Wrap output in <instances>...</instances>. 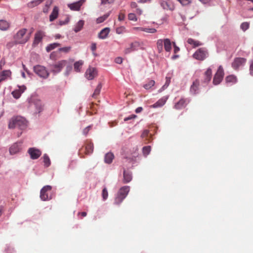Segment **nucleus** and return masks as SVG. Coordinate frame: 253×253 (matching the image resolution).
<instances>
[{"label": "nucleus", "instance_id": "nucleus-11", "mask_svg": "<svg viewBox=\"0 0 253 253\" xmlns=\"http://www.w3.org/2000/svg\"><path fill=\"white\" fill-rule=\"evenodd\" d=\"M246 61V59L244 58H236L232 63V66L234 69L237 70L240 67L244 66Z\"/></svg>", "mask_w": 253, "mask_h": 253}, {"label": "nucleus", "instance_id": "nucleus-29", "mask_svg": "<svg viewBox=\"0 0 253 253\" xmlns=\"http://www.w3.org/2000/svg\"><path fill=\"white\" fill-rule=\"evenodd\" d=\"M83 64L84 62L81 60L76 61L74 64V70L77 72H80Z\"/></svg>", "mask_w": 253, "mask_h": 253}, {"label": "nucleus", "instance_id": "nucleus-2", "mask_svg": "<svg viewBox=\"0 0 253 253\" xmlns=\"http://www.w3.org/2000/svg\"><path fill=\"white\" fill-rule=\"evenodd\" d=\"M27 122L26 119L20 116H17L10 119L8 124L9 128L17 127L21 130H24L27 127Z\"/></svg>", "mask_w": 253, "mask_h": 253}, {"label": "nucleus", "instance_id": "nucleus-10", "mask_svg": "<svg viewBox=\"0 0 253 253\" xmlns=\"http://www.w3.org/2000/svg\"><path fill=\"white\" fill-rule=\"evenodd\" d=\"M208 55L207 50L204 48L198 49L194 54L193 57L199 60H204Z\"/></svg>", "mask_w": 253, "mask_h": 253}, {"label": "nucleus", "instance_id": "nucleus-16", "mask_svg": "<svg viewBox=\"0 0 253 253\" xmlns=\"http://www.w3.org/2000/svg\"><path fill=\"white\" fill-rule=\"evenodd\" d=\"M21 143L20 142L14 143L9 148V153L13 155L18 152L20 149Z\"/></svg>", "mask_w": 253, "mask_h": 253}, {"label": "nucleus", "instance_id": "nucleus-21", "mask_svg": "<svg viewBox=\"0 0 253 253\" xmlns=\"http://www.w3.org/2000/svg\"><path fill=\"white\" fill-rule=\"evenodd\" d=\"M123 174V182L124 183H127L129 182L132 179V173L129 171H126V170H124Z\"/></svg>", "mask_w": 253, "mask_h": 253}, {"label": "nucleus", "instance_id": "nucleus-24", "mask_svg": "<svg viewBox=\"0 0 253 253\" xmlns=\"http://www.w3.org/2000/svg\"><path fill=\"white\" fill-rule=\"evenodd\" d=\"M34 105L36 108V110L37 113H40L43 110V105L41 100H37L34 101Z\"/></svg>", "mask_w": 253, "mask_h": 253}, {"label": "nucleus", "instance_id": "nucleus-61", "mask_svg": "<svg viewBox=\"0 0 253 253\" xmlns=\"http://www.w3.org/2000/svg\"><path fill=\"white\" fill-rule=\"evenodd\" d=\"M143 110V108L141 107H137L135 110V112L136 113H139Z\"/></svg>", "mask_w": 253, "mask_h": 253}, {"label": "nucleus", "instance_id": "nucleus-64", "mask_svg": "<svg viewBox=\"0 0 253 253\" xmlns=\"http://www.w3.org/2000/svg\"><path fill=\"white\" fill-rule=\"evenodd\" d=\"M136 13L139 14V15H141L142 14V11L141 9H139V8H137L136 9Z\"/></svg>", "mask_w": 253, "mask_h": 253}, {"label": "nucleus", "instance_id": "nucleus-31", "mask_svg": "<svg viewBox=\"0 0 253 253\" xmlns=\"http://www.w3.org/2000/svg\"><path fill=\"white\" fill-rule=\"evenodd\" d=\"M86 153L91 154L93 151V145L92 143H89L85 146Z\"/></svg>", "mask_w": 253, "mask_h": 253}, {"label": "nucleus", "instance_id": "nucleus-26", "mask_svg": "<svg viewBox=\"0 0 253 253\" xmlns=\"http://www.w3.org/2000/svg\"><path fill=\"white\" fill-rule=\"evenodd\" d=\"M164 48L166 51L169 52L171 49V42L169 39H165L164 40Z\"/></svg>", "mask_w": 253, "mask_h": 253}, {"label": "nucleus", "instance_id": "nucleus-23", "mask_svg": "<svg viewBox=\"0 0 253 253\" xmlns=\"http://www.w3.org/2000/svg\"><path fill=\"white\" fill-rule=\"evenodd\" d=\"M114 158V154L111 152L106 153L104 157V162L105 163L110 164L112 163Z\"/></svg>", "mask_w": 253, "mask_h": 253}, {"label": "nucleus", "instance_id": "nucleus-19", "mask_svg": "<svg viewBox=\"0 0 253 253\" xmlns=\"http://www.w3.org/2000/svg\"><path fill=\"white\" fill-rule=\"evenodd\" d=\"M199 82L196 80L193 83L190 87V92L193 94H196L199 92Z\"/></svg>", "mask_w": 253, "mask_h": 253}, {"label": "nucleus", "instance_id": "nucleus-4", "mask_svg": "<svg viewBox=\"0 0 253 253\" xmlns=\"http://www.w3.org/2000/svg\"><path fill=\"white\" fill-rule=\"evenodd\" d=\"M52 187L50 185H46L43 186L40 191V198L43 201L50 200L52 199L50 194Z\"/></svg>", "mask_w": 253, "mask_h": 253}, {"label": "nucleus", "instance_id": "nucleus-39", "mask_svg": "<svg viewBox=\"0 0 253 253\" xmlns=\"http://www.w3.org/2000/svg\"><path fill=\"white\" fill-rule=\"evenodd\" d=\"M101 88H102V84L101 83H99L97 85L96 88L94 90V91L92 94L93 97H95L97 95H98L100 93Z\"/></svg>", "mask_w": 253, "mask_h": 253}, {"label": "nucleus", "instance_id": "nucleus-62", "mask_svg": "<svg viewBox=\"0 0 253 253\" xmlns=\"http://www.w3.org/2000/svg\"><path fill=\"white\" fill-rule=\"evenodd\" d=\"M130 6L131 8H136L137 4L135 2H131L130 3Z\"/></svg>", "mask_w": 253, "mask_h": 253}, {"label": "nucleus", "instance_id": "nucleus-14", "mask_svg": "<svg viewBox=\"0 0 253 253\" xmlns=\"http://www.w3.org/2000/svg\"><path fill=\"white\" fill-rule=\"evenodd\" d=\"M85 0H80L78 1L68 4V7L72 10L79 11Z\"/></svg>", "mask_w": 253, "mask_h": 253}, {"label": "nucleus", "instance_id": "nucleus-12", "mask_svg": "<svg viewBox=\"0 0 253 253\" xmlns=\"http://www.w3.org/2000/svg\"><path fill=\"white\" fill-rule=\"evenodd\" d=\"M97 74V71L95 68L89 67L88 68L85 73L86 78L89 80H93Z\"/></svg>", "mask_w": 253, "mask_h": 253}, {"label": "nucleus", "instance_id": "nucleus-53", "mask_svg": "<svg viewBox=\"0 0 253 253\" xmlns=\"http://www.w3.org/2000/svg\"><path fill=\"white\" fill-rule=\"evenodd\" d=\"M136 117V116L135 115H131L127 117H126L124 119L125 121H127L128 120H130L132 119H134Z\"/></svg>", "mask_w": 253, "mask_h": 253}, {"label": "nucleus", "instance_id": "nucleus-47", "mask_svg": "<svg viewBox=\"0 0 253 253\" xmlns=\"http://www.w3.org/2000/svg\"><path fill=\"white\" fill-rule=\"evenodd\" d=\"M116 33L118 34H121L124 33L126 31V28L124 26H121L119 27H118L116 30Z\"/></svg>", "mask_w": 253, "mask_h": 253}, {"label": "nucleus", "instance_id": "nucleus-60", "mask_svg": "<svg viewBox=\"0 0 253 253\" xmlns=\"http://www.w3.org/2000/svg\"><path fill=\"white\" fill-rule=\"evenodd\" d=\"M96 49V44L95 43H92L91 45V49L92 51H94Z\"/></svg>", "mask_w": 253, "mask_h": 253}, {"label": "nucleus", "instance_id": "nucleus-1", "mask_svg": "<svg viewBox=\"0 0 253 253\" xmlns=\"http://www.w3.org/2000/svg\"><path fill=\"white\" fill-rule=\"evenodd\" d=\"M27 29L22 28L17 31L14 35L13 39L16 44H23L30 39L32 32L27 34Z\"/></svg>", "mask_w": 253, "mask_h": 253}, {"label": "nucleus", "instance_id": "nucleus-13", "mask_svg": "<svg viewBox=\"0 0 253 253\" xmlns=\"http://www.w3.org/2000/svg\"><path fill=\"white\" fill-rule=\"evenodd\" d=\"M28 153L32 159L35 160L39 158L42 154L41 151L35 148H30L28 150Z\"/></svg>", "mask_w": 253, "mask_h": 253}, {"label": "nucleus", "instance_id": "nucleus-40", "mask_svg": "<svg viewBox=\"0 0 253 253\" xmlns=\"http://www.w3.org/2000/svg\"><path fill=\"white\" fill-rule=\"evenodd\" d=\"M23 91H21L19 89L15 90L12 92L13 97L15 99H18L21 95Z\"/></svg>", "mask_w": 253, "mask_h": 253}, {"label": "nucleus", "instance_id": "nucleus-7", "mask_svg": "<svg viewBox=\"0 0 253 253\" xmlns=\"http://www.w3.org/2000/svg\"><path fill=\"white\" fill-rule=\"evenodd\" d=\"M143 45V44L142 42L135 41L130 43L129 47L126 48L125 49L124 52L125 54H128L132 51H136L139 49H144Z\"/></svg>", "mask_w": 253, "mask_h": 253}, {"label": "nucleus", "instance_id": "nucleus-63", "mask_svg": "<svg viewBox=\"0 0 253 253\" xmlns=\"http://www.w3.org/2000/svg\"><path fill=\"white\" fill-rule=\"evenodd\" d=\"M134 30L141 31H144V32L145 28H143V27H134Z\"/></svg>", "mask_w": 253, "mask_h": 253}, {"label": "nucleus", "instance_id": "nucleus-42", "mask_svg": "<svg viewBox=\"0 0 253 253\" xmlns=\"http://www.w3.org/2000/svg\"><path fill=\"white\" fill-rule=\"evenodd\" d=\"M151 151V147L150 146H144L142 148L143 155L147 156L149 154Z\"/></svg>", "mask_w": 253, "mask_h": 253}, {"label": "nucleus", "instance_id": "nucleus-35", "mask_svg": "<svg viewBox=\"0 0 253 253\" xmlns=\"http://www.w3.org/2000/svg\"><path fill=\"white\" fill-rule=\"evenodd\" d=\"M43 163L45 167H48L50 165V160L48 156L44 154L43 156Z\"/></svg>", "mask_w": 253, "mask_h": 253}, {"label": "nucleus", "instance_id": "nucleus-37", "mask_svg": "<svg viewBox=\"0 0 253 253\" xmlns=\"http://www.w3.org/2000/svg\"><path fill=\"white\" fill-rule=\"evenodd\" d=\"M226 81L229 83H235L237 82V78L233 75H230L226 78Z\"/></svg>", "mask_w": 253, "mask_h": 253}, {"label": "nucleus", "instance_id": "nucleus-49", "mask_svg": "<svg viewBox=\"0 0 253 253\" xmlns=\"http://www.w3.org/2000/svg\"><path fill=\"white\" fill-rule=\"evenodd\" d=\"M144 32L148 33H155L157 32V30L155 28H145Z\"/></svg>", "mask_w": 253, "mask_h": 253}, {"label": "nucleus", "instance_id": "nucleus-8", "mask_svg": "<svg viewBox=\"0 0 253 253\" xmlns=\"http://www.w3.org/2000/svg\"><path fill=\"white\" fill-rule=\"evenodd\" d=\"M224 76V71L222 66L220 65L218 67L217 71L215 73L213 80V83L215 85L218 84L222 80Z\"/></svg>", "mask_w": 253, "mask_h": 253}, {"label": "nucleus", "instance_id": "nucleus-48", "mask_svg": "<svg viewBox=\"0 0 253 253\" xmlns=\"http://www.w3.org/2000/svg\"><path fill=\"white\" fill-rule=\"evenodd\" d=\"M128 18L129 20L133 21H137V18L136 17V15L135 14L130 13L128 14Z\"/></svg>", "mask_w": 253, "mask_h": 253}, {"label": "nucleus", "instance_id": "nucleus-32", "mask_svg": "<svg viewBox=\"0 0 253 253\" xmlns=\"http://www.w3.org/2000/svg\"><path fill=\"white\" fill-rule=\"evenodd\" d=\"M66 67L65 72L64 73V75L66 76H69L70 73L71 72L73 69L72 65L67 61V65L65 66Z\"/></svg>", "mask_w": 253, "mask_h": 253}, {"label": "nucleus", "instance_id": "nucleus-5", "mask_svg": "<svg viewBox=\"0 0 253 253\" xmlns=\"http://www.w3.org/2000/svg\"><path fill=\"white\" fill-rule=\"evenodd\" d=\"M67 60H62L57 62L50 65L51 72L54 74L60 73L62 69L67 65Z\"/></svg>", "mask_w": 253, "mask_h": 253}, {"label": "nucleus", "instance_id": "nucleus-33", "mask_svg": "<svg viewBox=\"0 0 253 253\" xmlns=\"http://www.w3.org/2000/svg\"><path fill=\"white\" fill-rule=\"evenodd\" d=\"M161 5L164 9L172 10V6L169 4L167 1H162Z\"/></svg>", "mask_w": 253, "mask_h": 253}, {"label": "nucleus", "instance_id": "nucleus-50", "mask_svg": "<svg viewBox=\"0 0 253 253\" xmlns=\"http://www.w3.org/2000/svg\"><path fill=\"white\" fill-rule=\"evenodd\" d=\"M183 5H186L189 4L192 0H177Z\"/></svg>", "mask_w": 253, "mask_h": 253}, {"label": "nucleus", "instance_id": "nucleus-38", "mask_svg": "<svg viewBox=\"0 0 253 253\" xmlns=\"http://www.w3.org/2000/svg\"><path fill=\"white\" fill-rule=\"evenodd\" d=\"M187 42L190 44L193 45L194 47H197L201 45V43L199 42L195 41L191 38L188 39Z\"/></svg>", "mask_w": 253, "mask_h": 253}, {"label": "nucleus", "instance_id": "nucleus-3", "mask_svg": "<svg viewBox=\"0 0 253 253\" xmlns=\"http://www.w3.org/2000/svg\"><path fill=\"white\" fill-rule=\"evenodd\" d=\"M130 190L128 186H124L122 187L118 191L117 196L115 197L114 204L115 205H120L128 195Z\"/></svg>", "mask_w": 253, "mask_h": 253}, {"label": "nucleus", "instance_id": "nucleus-17", "mask_svg": "<svg viewBox=\"0 0 253 253\" xmlns=\"http://www.w3.org/2000/svg\"><path fill=\"white\" fill-rule=\"evenodd\" d=\"M168 99V96H164L154 103L152 107L154 108L161 107L166 103Z\"/></svg>", "mask_w": 253, "mask_h": 253}, {"label": "nucleus", "instance_id": "nucleus-45", "mask_svg": "<svg viewBox=\"0 0 253 253\" xmlns=\"http://www.w3.org/2000/svg\"><path fill=\"white\" fill-rule=\"evenodd\" d=\"M102 196L103 200L104 201L106 200L108 198V193L107 188L106 187H104L102 190Z\"/></svg>", "mask_w": 253, "mask_h": 253}, {"label": "nucleus", "instance_id": "nucleus-6", "mask_svg": "<svg viewBox=\"0 0 253 253\" xmlns=\"http://www.w3.org/2000/svg\"><path fill=\"white\" fill-rule=\"evenodd\" d=\"M34 72L40 77L46 79L49 76V73L46 68L43 66L37 65L34 67Z\"/></svg>", "mask_w": 253, "mask_h": 253}, {"label": "nucleus", "instance_id": "nucleus-55", "mask_svg": "<svg viewBox=\"0 0 253 253\" xmlns=\"http://www.w3.org/2000/svg\"><path fill=\"white\" fill-rule=\"evenodd\" d=\"M250 74L251 76H253V61L251 62L250 66Z\"/></svg>", "mask_w": 253, "mask_h": 253}, {"label": "nucleus", "instance_id": "nucleus-9", "mask_svg": "<svg viewBox=\"0 0 253 253\" xmlns=\"http://www.w3.org/2000/svg\"><path fill=\"white\" fill-rule=\"evenodd\" d=\"M45 32L42 30H39L36 32L34 36V39L32 43L33 46H37L41 43L44 37H45Z\"/></svg>", "mask_w": 253, "mask_h": 253}, {"label": "nucleus", "instance_id": "nucleus-46", "mask_svg": "<svg viewBox=\"0 0 253 253\" xmlns=\"http://www.w3.org/2000/svg\"><path fill=\"white\" fill-rule=\"evenodd\" d=\"M71 49V46H66L63 47H60L58 49L59 51L63 52L64 53H68Z\"/></svg>", "mask_w": 253, "mask_h": 253}, {"label": "nucleus", "instance_id": "nucleus-56", "mask_svg": "<svg viewBox=\"0 0 253 253\" xmlns=\"http://www.w3.org/2000/svg\"><path fill=\"white\" fill-rule=\"evenodd\" d=\"M69 21V17H66V22H64V21H59V24L60 25L62 26L63 25H65L67 24Z\"/></svg>", "mask_w": 253, "mask_h": 253}, {"label": "nucleus", "instance_id": "nucleus-51", "mask_svg": "<svg viewBox=\"0 0 253 253\" xmlns=\"http://www.w3.org/2000/svg\"><path fill=\"white\" fill-rule=\"evenodd\" d=\"M114 0H101V4L102 5H104L106 4H110L114 2Z\"/></svg>", "mask_w": 253, "mask_h": 253}, {"label": "nucleus", "instance_id": "nucleus-57", "mask_svg": "<svg viewBox=\"0 0 253 253\" xmlns=\"http://www.w3.org/2000/svg\"><path fill=\"white\" fill-rule=\"evenodd\" d=\"M115 62L117 64H121L123 62V59L120 57H117L115 60Z\"/></svg>", "mask_w": 253, "mask_h": 253}, {"label": "nucleus", "instance_id": "nucleus-25", "mask_svg": "<svg viewBox=\"0 0 253 253\" xmlns=\"http://www.w3.org/2000/svg\"><path fill=\"white\" fill-rule=\"evenodd\" d=\"M11 72L10 70H4L0 74V79L1 82L6 80L11 76Z\"/></svg>", "mask_w": 253, "mask_h": 253}, {"label": "nucleus", "instance_id": "nucleus-36", "mask_svg": "<svg viewBox=\"0 0 253 253\" xmlns=\"http://www.w3.org/2000/svg\"><path fill=\"white\" fill-rule=\"evenodd\" d=\"M110 15V12L106 13L102 16H100L97 18L96 22L97 23H101L104 22Z\"/></svg>", "mask_w": 253, "mask_h": 253}, {"label": "nucleus", "instance_id": "nucleus-15", "mask_svg": "<svg viewBox=\"0 0 253 253\" xmlns=\"http://www.w3.org/2000/svg\"><path fill=\"white\" fill-rule=\"evenodd\" d=\"M189 102L188 99L182 98L175 104L174 108L178 110L184 108Z\"/></svg>", "mask_w": 253, "mask_h": 253}, {"label": "nucleus", "instance_id": "nucleus-18", "mask_svg": "<svg viewBox=\"0 0 253 253\" xmlns=\"http://www.w3.org/2000/svg\"><path fill=\"white\" fill-rule=\"evenodd\" d=\"M110 31L109 28L106 27L103 29L98 34V37L100 39H105L108 36Z\"/></svg>", "mask_w": 253, "mask_h": 253}, {"label": "nucleus", "instance_id": "nucleus-44", "mask_svg": "<svg viewBox=\"0 0 253 253\" xmlns=\"http://www.w3.org/2000/svg\"><path fill=\"white\" fill-rule=\"evenodd\" d=\"M249 26H250V24L248 22H243L241 24V26H240V28L241 29L244 31H246L247 29H249Z\"/></svg>", "mask_w": 253, "mask_h": 253}, {"label": "nucleus", "instance_id": "nucleus-22", "mask_svg": "<svg viewBox=\"0 0 253 253\" xmlns=\"http://www.w3.org/2000/svg\"><path fill=\"white\" fill-rule=\"evenodd\" d=\"M58 15V8L57 6H54L51 13L49 16L50 21H53L56 19Z\"/></svg>", "mask_w": 253, "mask_h": 253}, {"label": "nucleus", "instance_id": "nucleus-34", "mask_svg": "<svg viewBox=\"0 0 253 253\" xmlns=\"http://www.w3.org/2000/svg\"><path fill=\"white\" fill-rule=\"evenodd\" d=\"M155 82L154 80H149L148 83L143 85V87L146 89H149L155 85Z\"/></svg>", "mask_w": 253, "mask_h": 253}, {"label": "nucleus", "instance_id": "nucleus-27", "mask_svg": "<svg viewBox=\"0 0 253 253\" xmlns=\"http://www.w3.org/2000/svg\"><path fill=\"white\" fill-rule=\"evenodd\" d=\"M9 27V23L4 20H0V30L6 31Z\"/></svg>", "mask_w": 253, "mask_h": 253}, {"label": "nucleus", "instance_id": "nucleus-54", "mask_svg": "<svg viewBox=\"0 0 253 253\" xmlns=\"http://www.w3.org/2000/svg\"><path fill=\"white\" fill-rule=\"evenodd\" d=\"M90 127H91V126H89L86 127L85 128H84L83 131V134L84 135H86L88 133Z\"/></svg>", "mask_w": 253, "mask_h": 253}, {"label": "nucleus", "instance_id": "nucleus-28", "mask_svg": "<svg viewBox=\"0 0 253 253\" xmlns=\"http://www.w3.org/2000/svg\"><path fill=\"white\" fill-rule=\"evenodd\" d=\"M84 25V21L82 20H79L78 21V22L75 26L74 31L76 33L79 32L82 29Z\"/></svg>", "mask_w": 253, "mask_h": 253}, {"label": "nucleus", "instance_id": "nucleus-59", "mask_svg": "<svg viewBox=\"0 0 253 253\" xmlns=\"http://www.w3.org/2000/svg\"><path fill=\"white\" fill-rule=\"evenodd\" d=\"M125 15L124 14H120L118 17V19L119 21H123L125 19Z\"/></svg>", "mask_w": 253, "mask_h": 253}, {"label": "nucleus", "instance_id": "nucleus-58", "mask_svg": "<svg viewBox=\"0 0 253 253\" xmlns=\"http://www.w3.org/2000/svg\"><path fill=\"white\" fill-rule=\"evenodd\" d=\"M172 43L173 44V47H174V52L177 53V52H178L179 51L180 49L178 46H176V45L175 44V43L174 42H173Z\"/></svg>", "mask_w": 253, "mask_h": 253}, {"label": "nucleus", "instance_id": "nucleus-52", "mask_svg": "<svg viewBox=\"0 0 253 253\" xmlns=\"http://www.w3.org/2000/svg\"><path fill=\"white\" fill-rule=\"evenodd\" d=\"M170 83V78L169 77H166V83L164 85L167 88L169 86V84Z\"/></svg>", "mask_w": 253, "mask_h": 253}, {"label": "nucleus", "instance_id": "nucleus-43", "mask_svg": "<svg viewBox=\"0 0 253 253\" xmlns=\"http://www.w3.org/2000/svg\"><path fill=\"white\" fill-rule=\"evenodd\" d=\"M163 42L164 41L161 39L157 41V45L159 52H161L163 49Z\"/></svg>", "mask_w": 253, "mask_h": 253}, {"label": "nucleus", "instance_id": "nucleus-41", "mask_svg": "<svg viewBox=\"0 0 253 253\" xmlns=\"http://www.w3.org/2000/svg\"><path fill=\"white\" fill-rule=\"evenodd\" d=\"M43 0H35L28 3V5L29 7H33L38 5L42 2Z\"/></svg>", "mask_w": 253, "mask_h": 253}, {"label": "nucleus", "instance_id": "nucleus-30", "mask_svg": "<svg viewBox=\"0 0 253 253\" xmlns=\"http://www.w3.org/2000/svg\"><path fill=\"white\" fill-rule=\"evenodd\" d=\"M59 46H60V44L57 42H54L52 43L49 44L46 47V51L49 52L51 50L55 49V48Z\"/></svg>", "mask_w": 253, "mask_h": 253}, {"label": "nucleus", "instance_id": "nucleus-20", "mask_svg": "<svg viewBox=\"0 0 253 253\" xmlns=\"http://www.w3.org/2000/svg\"><path fill=\"white\" fill-rule=\"evenodd\" d=\"M211 68H209L205 73L204 82L206 83H209L211 79Z\"/></svg>", "mask_w": 253, "mask_h": 253}]
</instances>
